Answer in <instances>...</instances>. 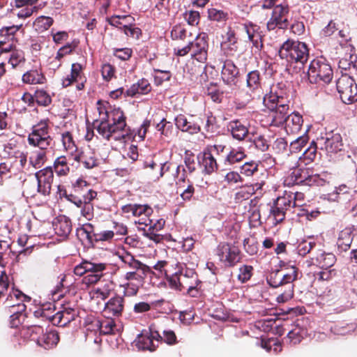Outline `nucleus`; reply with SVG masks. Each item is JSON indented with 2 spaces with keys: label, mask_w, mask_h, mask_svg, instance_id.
Listing matches in <instances>:
<instances>
[{
  "label": "nucleus",
  "mask_w": 357,
  "mask_h": 357,
  "mask_svg": "<svg viewBox=\"0 0 357 357\" xmlns=\"http://www.w3.org/2000/svg\"><path fill=\"white\" fill-rule=\"evenodd\" d=\"M114 289V284L110 280L102 281L97 287H93L89 291V296L91 300L97 301L105 300Z\"/></svg>",
  "instance_id": "obj_20"
},
{
  "label": "nucleus",
  "mask_w": 357,
  "mask_h": 357,
  "mask_svg": "<svg viewBox=\"0 0 357 357\" xmlns=\"http://www.w3.org/2000/svg\"><path fill=\"white\" fill-rule=\"evenodd\" d=\"M221 48L227 54H231L237 50V40L234 31L231 29L223 36Z\"/></svg>",
  "instance_id": "obj_27"
},
{
  "label": "nucleus",
  "mask_w": 357,
  "mask_h": 357,
  "mask_svg": "<svg viewBox=\"0 0 357 357\" xmlns=\"http://www.w3.org/2000/svg\"><path fill=\"white\" fill-rule=\"evenodd\" d=\"M83 67L78 63H73L71 66L70 75H67L62 79L61 84L63 87L70 86L74 82H79L84 79Z\"/></svg>",
  "instance_id": "obj_26"
},
{
  "label": "nucleus",
  "mask_w": 357,
  "mask_h": 357,
  "mask_svg": "<svg viewBox=\"0 0 357 357\" xmlns=\"http://www.w3.org/2000/svg\"><path fill=\"white\" fill-rule=\"evenodd\" d=\"M109 24L123 31L127 36L139 38L141 30L135 26V19L130 15H113L107 19Z\"/></svg>",
  "instance_id": "obj_6"
},
{
  "label": "nucleus",
  "mask_w": 357,
  "mask_h": 357,
  "mask_svg": "<svg viewBox=\"0 0 357 357\" xmlns=\"http://www.w3.org/2000/svg\"><path fill=\"white\" fill-rule=\"evenodd\" d=\"M258 169V163L251 161L244 163L241 167V173L246 176H251Z\"/></svg>",
  "instance_id": "obj_55"
},
{
  "label": "nucleus",
  "mask_w": 357,
  "mask_h": 357,
  "mask_svg": "<svg viewBox=\"0 0 357 357\" xmlns=\"http://www.w3.org/2000/svg\"><path fill=\"white\" fill-rule=\"evenodd\" d=\"M192 56L199 62L204 63L207 58V42L205 36L199 35L194 43H191Z\"/></svg>",
  "instance_id": "obj_19"
},
{
  "label": "nucleus",
  "mask_w": 357,
  "mask_h": 357,
  "mask_svg": "<svg viewBox=\"0 0 357 357\" xmlns=\"http://www.w3.org/2000/svg\"><path fill=\"white\" fill-rule=\"evenodd\" d=\"M155 128L165 138L169 139L173 135V127L165 119H162Z\"/></svg>",
  "instance_id": "obj_49"
},
{
  "label": "nucleus",
  "mask_w": 357,
  "mask_h": 357,
  "mask_svg": "<svg viewBox=\"0 0 357 357\" xmlns=\"http://www.w3.org/2000/svg\"><path fill=\"white\" fill-rule=\"evenodd\" d=\"M30 298L17 289H13L7 298L6 303L9 307L10 325L17 328L20 326L25 319L24 313L26 306L24 302H29Z\"/></svg>",
  "instance_id": "obj_2"
},
{
  "label": "nucleus",
  "mask_w": 357,
  "mask_h": 357,
  "mask_svg": "<svg viewBox=\"0 0 357 357\" xmlns=\"http://www.w3.org/2000/svg\"><path fill=\"white\" fill-rule=\"evenodd\" d=\"M247 86L252 92L255 91L260 87V78L259 73L257 70H253L249 73L247 75Z\"/></svg>",
  "instance_id": "obj_47"
},
{
  "label": "nucleus",
  "mask_w": 357,
  "mask_h": 357,
  "mask_svg": "<svg viewBox=\"0 0 357 357\" xmlns=\"http://www.w3.org/2000/svg\"><path fill=\"white\" fill-rule=\"evenodd\" d=\"M176 127L183 132H188L190 134L197 133L199 131V126L189 121L185 115L179 114L175 118Z\"/></svg>",
  "instance_id": "obj_25"
},
{
  "label": "nucleus",
  "mask_w": 357,
  "mask_h": 357,
  "mask_svg": "<svg viewBox=\"0 0 357 357\" xmlns=\"http://www.w3.org/2000/svg\"><path fill=\"white\" fill-rule=\"evenodd\" d=\"M230 130L234 138L238 140L243 139L248 133L246 126L239 121H234L230 123Z\"/></svg>",
  "instance_id": "obj_41"
},
{
  "label": "nucleus",
  "mask_w": 357,
  "mask_h": 357,
  "mask_svg": "<svg viewBox=\"0 0 357 357\" xmlns=\"http://www.w3.org/2000/svg\"><path fill=\"white\" fill-rule=\"evenodd\" d=\"M208 16L211 20L219 22H225L228 19V13L214 8L208 10Z\"/></svg>",
  "instance_id": "obj_50"
},
{
  "label": "nucleus",
  "mask_w": 357,
  "mask_h": 357,
  "mask_svg": "<svg viewBox=\"0 0 357 357\" xmlns=\"http://www.w3.org/2000/svg\"><path fill=\"white\" fill-rule=\"evenodd\" d=\"M282 99L281 92L279 93L274 88H272L270 93L264 97V104L268 109L273 110L280 104L283 103Z\"/></svg>",
  "instance_id": "obj_34"
},
{
  "label": "nucleus",
  "mask_w": 357,
  "mask_h": 357,
  "mask_svg": "<svg viewBox=\"0 0 357 357\" xmlns=\"http://www.w3.org/2000/svg\"><path fill=\"white\" fill-rule=\"evenodd\" d=\"M185 34V29L181 25H175L171 31V37L174 40L183 39Z\"/></svg>",
  "instance_id": "obj_62"
},
{
  "label": "nucleus",
  "mask_w": 357,
  "mask_h": 357,
  "mask_svg": "<svg viewBox=\"0 0 357 357\" xmlns=\"http://www.w3.org/2000/svg\"><path fill=\"white\" fill-rule=\"evenodd\" d=\"M178 189H183L181 193V197L183 201H190L195 193V188L192 183L189 179L181 178L177 182Z\"/></svg>",
  "instance_id": "obj_37"
},
{
  "label": "nucleus",
  "mask_w": 357,
  "mask_h": 357,
  "mask_svg": "<svg viewBox=\"0 0 357 357\" xmlns=\"http://www.w3.org/2000/svg\"><path fill=\"white\" fill-rule=\"evenodd\" d=\"M123 213L131 214L132 216L138 218L135 222L146 226L151 225L152 220L150 216L153 213V209L148 205L142 204H127L122 207Z\"/></svg>",
  "instance_id": "obj_9"
},
{
  "label": "nucleus",
  "mask_w": 357,
  "mask_h": 357,
  "mask_svg": "<svg viewBox=\"0 0 357 357\" xmlns=\"http://www.w3.org/2000/svg\"><path fill=\"white\" fill-rule=\"evenodd\" d=\"M289 8L287 4L277 5L273 10L272 15L267 22V29L274 30L276 27L285 29L288 26Z\"/></svg>",
  "instance_id": "obj_11"
},
{
  "label": "nucleus",
  "mask_w": 357,
  "mask_h": 357,
  "mask_svg": "<svg viewBox=\"0 0 357 357\" xmlns=\"http://www.w3.org/2000/svg\"><path fill=\"white\" fill-rule=\"evenodd\" d=\"M73 159L82 163L86 169H92L100 164V160L96 157V153L89 148L79 151Z\"/></svg>",
  "instance_id": "obj_18"
},
{
  "label": "nucleus",
  "mask_w": 357,
  "mask_h": 357,
  "mask_svg": "<svg viewBox=\"0 0 357 357\" xmlns=\"http://www.w3.org/2000/svg\"><path fill=\"white\" fill-rule=\"evenodd\" d=\"M337 89L344 103L351 104L357 101V84L350 76L342 75L337 82Z\"/></svg>",
  "instance_id": "obj_5"
},
{
  "label": "nucleus",
  "mask_w": 357,
  "mask_h": 357,
  "mask_svg": "<svg viewBox=\"0 0 357 357\" xmlns=\"http://www.w3.org/2000/svg\"><path fill=\"white\" fill-rule=\"evenodd\" d=\"M279 56L289 62L304 63L307 61L309 53L305 43L300 41L287 40L281 46Z\"/></svg>",
  "instance_id": "obj_4"
},
{
  "label": "nucleus",
  "mask_w": 357,
  "mask_h": 357,
  "mask_svg": "<svg viewBox=\"0 0 357 357\" xmlns=\"http://www.w3.org/2000/svg\"><path fill=\"white\" fill-rule=\"evenodd\" d=\"M45 149H40L33 151L29 157V166H32L35 169L40 168L47 160Z\"/></svg>",
  "instance_id": "obj_40"
},
{
  "label": "nucleus",
  "mask_w": 357,
  "mask_h": 357,
  "mask_svg": "<svg viewBox=\"0 0 357 357\" xmlns=\"http://www.w3.org/2000/svg\"><path fill=\"white\" fill-rule=\"evenodd\" d=\"M307 142V137L306 135L301 136L296 138L290 144V150L291 152L296 153L300 151L301 149L305 145Z\"/></svg>",
  "instance_id": "obj_56"
},
{
  "label": "nucleus",
  "mask_w": 357,
  "mask_h": 357,
  "mask_svg": "<svg viewBox=\"0 0 357 357\" xmlns=\"http://www.w3.org/2000/svg\"><path fill=\"white\" fill-rule=\"evenodd\" d=\"M316 156V147L310 146L302 155L298 154H291L289 156L287 160L285 162V165L290 169H296L300 164L299 162H304L305 165L312 162Z\"/></svg>",
  "instance_id": "obj_15"
},
{
  "label": "nucleus",
  "mask_w": 357,
  "mask_h": 357,
  "mask_svg": "<svg viewBox=\"0 0 357 357\" xmlns=\"http://www.w3.org/2000/svg\"><path fill=\"white\" fill-rule=\"evenodd\" d=\"M160 337L158 331H145L137 336L135 345L139 349L153 351L155 348L154 341L158 342Z\"/></svg>",
  "instance_id": "obj_17"
},
{
  "label": "nucleus",
  "mask_w": 357,
  "mask_h": 357,
  "mask_svg": "<svg viewBox=\"0 0 357 357\" xmlns=\"http://www.w3.org/2000/svg\"><path fill=\"white\" fill-rule=\"evenodd\" d=\"M35 98L36 101L42 105H47L51 102L50 96L43 90L37 91Z\"/></svg>",
  "instance_id": "obj_60"
},
{
  "label": "nucleus",
  "mask_w": 357,
  "mask_h": 357,
  "mask_svg": "<svg viewBox=\"0 0 357 357\" xmlns=\"http://www.w3.org/2000/svg\"><path fill=\"white\" fill-rule=\"evenodd\" d=\"M29 144L38 146L40 149H46L52 142L47 130L46 121H41L33 127L28 137Z\"/></svg>",
  "instance_id": "obj_7"
},
{
  "label": "nucleus",
  "mask_w": 357,
  "mask_h": 357,
  "mask_svg": "<svg viewBox=\"0 0 357 357\" xmlns=\"http://www.w3.org/2000/svg\"><path fill=\"white\" fill-rule=\"evenodd\" d=\"M142 285L143 284L132 281H127L125 284H123L126 294L128 296L135 295L137 293L139 287Z\"/></svg>",
  "instance_id": "obj_59"
},
{
  "label": "nucleus",
  "mask_w": 357,
  "mask_h": 357,
  "mask_svg": "<svg viewBox=\"0 0 357 357\" xmlns=\"http://www.w3.org/2000/svg\"><path fill=\"white\" fill-rule=\"evenodd\" d=\"M217 252L220 261L227 266L234 265L239 259V250L235 245L225 243H220Z\"/></svg>",
  "instance_id": "obj_13"
},
{
  "label": "nucleus",
  "mask_w": 357,
  "mask_h": 357,
  "mask_svg": "<svg viewBox=\"0 0 357 357\" xmlns=\"http://www.w3.org/2000/svg\"><path fill=\"white\" fill-rule=\"evenodd\" d=\"M335 261L333 254L320 252L315 258L312 259V264L320 268H329L334 265Z\"/></svg>",
  "instance_id": "obj_29"
},
{
  "label": "nucleus",
  "mask_w": 357,
  "mask_h": 357,
  "mask_svg": "<svg viewBox=\"0 0 357 357\" xmlns=\"http://www.w3.org/2000/svg\"><path fill=\"white\" fill-rule=\"evenodd\" d=\"M55 307L53 303L43 305L40 309L41 316L50 319L54 324H66L67 321L73 319L74 314H70L67 310L59 311L54 314Z\"/></svg>",
  "instance_id": "obj_12"
},
{
  "label": "nucleus",
  "mask_w": 357,
  "mask_h": 357,
  "mask_svg": "<svg viewBox=\"0 0 357 357\" xmlns=\"http://www.w3.org/2000/svg\"><path fill=\"white\" fill-rule=\"evenodd\" d=\"M52 23L53 20L50 17L40 16L34 21L33 27L36 31L42 33L47 30Z\"/></svg>",
  "instance_id": "obj_45"
},
{
  "label": "nucleus",
  "mask_w": 357,
  "mask_h": 357,
  "mask_svg": "<svg viewBox=\"0 0 357 357\" xmlns=\"http://www.w3.org/2000/svg\"><path fill=\"white\" fill-rule=\"evenodd\" d=\"M261 346L267 351H270L272 349L273 347H274L273 350L275 352H277L278 350H280V344L275 340H262L261 342Z\"/></svg>",
  "instance_id": "obj_61"
},
{
  "label": "nucleus",
  "mask_w": 357,
  "mask_h": 357,
  "mask_svg": "<svg viewBox=\"0 0 357 357\" xmlns=\"http://www.w3.org/2000/svg\"><path fill=\"white\" fill-rule=\"evenodd\" d=\"M280 272V275H282V284H288L287 289L285 292L280 294L277 297V301L278 303H284L289 299H291L293 296V286L291 283L296 280L297 276V271L296 268L292 266L290 268L287 269L286 273Z\"/></svg>",
  "instance_id": "obj_16"
},
{
  "label": "nucleus",
  "mask_w": 357,
  "mask_h": 357,
  "mask_svg": "<svg viewBox=\"0 0 357 357\" xmlns=\"http://www.w3.org/2000/svg\"><path fill=\"white\" fill-rule=\"evenodd\" d=\"M104 270H93L91 272H89L82 279L83 284H85L86 287L94 284L100 281L101 277L102 276V272Z\"/></svg>",
  "instance_id": "obj_48"
},
{
  "label": "nucleus",
  "mask_w": 357,
  "mask_h": 357,
  "mask_svg": "<svg viewBox=\"0 0 357 357\" xmlns=\"http://www.w3.org/2000/svg\"><path fill=\"white\" fill-rule=\"evenodd\" d=\"M352 229L351 228H345L342 229L337 238V245L343 250H347L349 248L352 242Z\"/></svg>",
  "instance_id": "obj_39"
},
{
  "label": "nucleus",
  "mask_w": 357,
  "mask_h": 357,
  "mask_svg": "<svg viewBox=\"0 0 357 357\" xmlns=\"http://www.w3.org/2000/svg\"><path fill=\"white\" fill-rule=\"evenodd\" d=\"M225 181L227 184L233 185L242 182V178L238 172H229L225 174Z\"/></svg>",
  "instance_id": "obj_64"
},
{
  "label": "nucleus",
  "mask_w": 357,
  "mask_h": 357,
  "mask_svg": "<svg viewBox=\"0 0 357 357\" xmlns=\"http://www.w3.org/2000/svg\"><path fill=\"white\" fill-rule=\"evenodd\" d=\"M302 193L293 194L291 192H285V194L278 197L274 204L278 208H281L285 211L291 206H293V199L297 196H301Z\"/></svg>",
  "instance_id": "obj_42"
},
{
  "label": "nucleus",
  "mask_w": 357,
  "mask_h": 357,
  "mask_svg": "<svg viewBox=\"0 0 357 357\" xmlns=\"http://www.w3.org/2000/svg\"><path fill=\"white\" fill-rule=\"evenodd\" d=\"M59 340V337L58 333L55 331H50L44 334L43 337L38 340V343L45 349H48L56 346Z\"/></svg>",
  "instance_id": "obj_38"
},
{
  "label": "nucleus",
  "mask_w": 357,
  "mask_h": 357,
  "mask_svg": "<svg viewBox=\"0 0 357 357\" xmlns=\"http://www.w3.org/2000/svg\"><path fill=\"white\" fill-rule=\"evenodd\" d=\"M238 74V68L231 61L225 62L222 70V79L227 84L235 83Z\"/></svg>",
  "instance_id": "obj_23"
},
{
  "label": "nucleus",
  "mask_w": 357,
  "mask_h": 357,
  "mask_svg": "<svg viewBox=\"0 0 357 357\" xmlns=\"http://www.w3.org/2000/svg\"><path fill=\"white\" fill-rule=\"evenodd\" d=\"M1 55L8 59V63L15 68L24 61V56L22 51L13 50L12 45L1 47Z\"/></svg>",
  "instance_id": "obj_22"
},
{
  "label": "nucleus",
  "mask_w": 357,
  "mask_h": 357,
  "mask_svg": "<svg viewBox=\"0 0 357 357\" xmlns=\"http://www.w3.org/2000/svg\"><path fill=\"white\" fill-rule=\"evenodd\" d=\"M184 18L188 24L192 26L197 25L199 22V13L195 10H188L184 13Z\"/></svg>",
  "instance_id": "obj_57"
},
{
  "label": "nucleus",
  "mask_w": 357,
  "mask_h": 357,
  "mask_svg": "<svg viewBox=\"0 0 357 357\" xmlns=\"http://www.w3.org/2000/svg\"><path fill=\"white\" fill-rule=\"evenodd\" d=\"M150 272L149 266H142V268L127 272L124 275V279L126 281H132L143 284L146 275Z\"/></svg>",
  "instance_id": "obj_32"
},
{
  "label": "nucleus",
  "mask_w": 357,
  "mask_h": 357,
  "mask_svg": "<svg viewBox=\"0 0 357 357\" xmlns=\"http://www.w3.org/2000/svg\"><path fill=\"white\" fill-rule=\"evenodd\" d=\"M245 154L241 148L233 149L227 156V160L229 164H234L243 160Z\"/></svg>",
  "instance_id": "obj_52"
},
{
  "label": "nucleus",
  "mask_w": 357,
  "mask_h": 357,
  "mask_svg": "<svg viewBox=\"0 0 357 357\" xmlns=\"http://www.w3.org/2000/svg\"><path fill=\"white\" fill-rule=\"evenodd\" d=\"M207 94L214 102H220L221 100L222 93L215 84H211L207 89Z\"/></svg>",
  "instance_id": "obj_63"
},
{
  "label": "nucleus",
  "mask_w": 357,
  "mask_h": 357,
  "mask_svg": "<svg viewBox=\"0 0 357 357\" xmlns=\"http://www.w3.org/2000/svg\"><path fill=\"white\" fill-rule=\"evenodd\" d=\"M38 181V192L43 195L50 192L54 179L53 171L51 167H45L36 173Z\"/></svg>",
  "instance_id": "obj_14"
},
{
  "label": "nucleus",
  "mask_w": 357,
  "mask_h": 357,
  "mask_svg": "<svg viewBox=\"0 0 357 357\" xmlns=\"http://www.w3.org/2000/svg\"><path fill=\"white\" fill-rule=\"evenodd\" d=\"M245 31L248 35V38L253 45L257 48L261 46V34L259 31V27L257 24L251 22L243 24Z\"/></svg>",
  "instance_id": "obj_28"
},
{
  "label": "nucleus",
  "mask_w": 357,
  "mask_h": 357,
  "mask_svg": "<svg viewBox=\"0 0 357 357\" xmlns=\"http://www.w3.org/2000/svg\"><path fill=\"white\" fill-rule=\"evenodd\" d=\"M307 77L311 83H329L333 77L331 65L324 58L312 60L308 68Z\"/></svg>",
  "instance_id": "obj_3"
},
{
  "label": "nucleus",
  "mask_w": 357,
  "mask_h": 357,
  "mask_svg": "<svg viewBox=\"0 0 357 357\" xmlns=\"http://www.w3.org/2000/svg\"><path fill=\"white\" fill-rule=\"evenodd\" d=\"M55 233L60 236L66 237L71 231L70 220L66 216H59L53 223Z\"/></svg>",
  "instance_id": "obj_31"
},
{
  "label": "nucleus",
  "mask_w": 357,
  "mask_h": 357,
  "mask_svg": "<svg viewBox=\"0 0 357 357\" xmlns=\"http://www.w3.org/2000/svg\"><path fill=\"white\" fill-rule=\"evenodd\" d=\"M202 165L205 167L207 173H211L217 168L216 160L211 153L206 152L204 153Z\"/></svg>",
  "instance_id": "obj_51"
},
{
  "label": "nucleus",
  "mask_w": 357,
  "mask_h": 357,
  "mask_svg": "<svg viewBox=\"0 0 357 357\" xmlns=\"http://www.w3.org/2000/svg\"><path fill=\"white\" fill-rule=\"evenodd\" d=\"M122 261L126 266L132 269V271L142 268V266H147L146 264L135 259L134 257L130 255L123 256L122 257Z\"/></svg>",
  "instance_id": "obj_54"
},
{
  "label": "nucleus",
  "mask_w": 357,
  "mask_h": 357,
  "mask_svg": "<svg viewBox=\"0 0 357 357\" xmlns=\"http://www.w3.org/2000/svg\"><path fill=\"white\" fill-rule=\"evenodd\" d=\"M289 107L284 103L280 104L273 110H271L270 116L272 119L271 125L275 126H280L286 122L287 114Z\"/></svg>",
  "instance_id": "obj_24"
},
{
  "label": "nucleus",
  "mask_w": 357,
  "mask_h": 357,
  "mask_svg": "<svg viewBox=\"0 0 357 357\" xmlns=\"http://www.w3.org/2000/svg\"><path fill=\"white\" fill-rule=\"evenodd\" d=\"M252 267L251 266H243L239 268L238 278L242 282L248 281L252 276Z\"/></svg>",
  "instance_id": "obj_58"
},
{
  "label": "nucleus",
  "mask_w": 357,
  "mask_h": 357,
  "mask_svg": "<svg viewBox=\"0 0 357 357\" xmlns=\"http://www.w3.org/2000/svg\"><path fill=\"white\" fill-rule=\"evenodd\" d=\"M316 146L325 150L328 153H336L343 149L342 136L339 133H326L317 138Z\"/></svg>",
  "instance_id": "obj_10"
},
{
  "label": "nucleus",
  "mask_w": 357,
  "mask_h": 357,
  "mask_svg": "<svg viewBox=\"0 0 357 357\" xmlns=\"http://www.w3.org/2000/svg\"><path fill=\"white\" fill-rule=\"evenodd\" d=\"M22 80L24 83L30 84H43L45 81V77L36 70H29L22 76Z\"/></svg>",
  "instance_id": "obj_43"
},
{
  "label": "nucleus",
  "mask_w": 357,
  "mask_h": 357,
  "mask_svg": "<svg viewBox=\"0 0 357 357\" xmlns=\"http://www.w3.org/2000/svg\"><path fill=\"white\" fill-rule=\"evenodd\" d=\"M107 119L102 118L97 126L98 133L107 139H126L135 142H143L151 126V121L145 119L137 130L128 132L126 130V120L123 112L115 108L106 112Z\"/></svg>",
  "instance_id": "obj_1"
},
{
  "label": "nucleus",
  "mask_w": 357,
  "mask_h": 357,
  "mask_svg": "<svg viewBox=\"0 0 357 357\" xmlns=\"http://www.w3.org/2000/svg\"><path fill=\"white\" fill-rule=\"evenodd\" d=\"M291 173V183H304L308 185H324L326 182L328 175L326 173L322 174L308 175L305 169H293Z\"/></svg>",
  "instance_id": "obj_8"
},
{
  "label": "nucleus",
  "mask_w": 357,
  "mask_h": 357,
  "mask_svg": "<svg viewBox=\"0 0 357 357\" xmlns=\"http://www.w3.org/2000/svg\"><path fill=\"white\" fill-rule=\"evenodd\" d=\"M54 168L57 175H66L70 171L66 158L65 156L58 157L54 162Z\"/></svg>",
  "instance_id": "obj_46"
},
{
  "label": "nucleus",
  "mask_w": 357,
  "mask_h": 357,
  "mask_svg": "<svg viewBox=\"0 0 357 357\" xmlns=\"http://www.w3.org/2000/svg\"><path fill=\"white\" fill-rule=\"evenodd\" d=\"M151 89L149 82L145 79H142L137 83L133 84L127 91L128 96L133 97L137 94H146Z\"/></svg>",
  "instance_id": "obj_33"
},
{
  "label": "nucleus",
  "mask_w": 357,
  "mask_h": 357,
  "mask_svg": "<svg viewBox=\"0 0 357 357\" xmlns=\"http://www.w3.org/2000/svg\"><path fill=\"white\" fill-rule=\"evenodd\" d=\"M303 118L298 113H292L287 116L285 122V130L287 134H296L301 128Z\"/></svg>",
  "instance_id": "obj_30"
},
{
  "label": "nucleus",
  "mask_w": 357,
  "mask_h": 357,
  "mask_svg": "<svg viewBox=\"0 0 357 357\" xmlns=\"http://www.w3.org/2000/svg\"><path fill=\"white\" fill-rule=\"evenodd\" d=\"M144 167L149 168L152 170L155 169L159 170L158 173H155L153 175V177L155 180L160 179L163 176L164 172L168 171L169 169V166L167 165V162L157 164L153 160L145 162Z\"/></svg>",
  "instance_id": "obj_44"
},
{
  "label": "nucleus",
  "mask_w": 357,
  "mask_h": 357,
  "mask_svg": "<svg viewBox=\"0 0 357 357\" xmlns=\"http://www.w3.org/2000/svg\"><path fill=\"white\" fill-rule=\"evenodd\" d=\"M105 270V264H94L89 261H83L82 263L77 265L74 268V273L75 275L82 276L86 275L89 272H91L93 270Z\"/></svg>",
  "instance_id": "obj_35"
},
{
  "label": "nucleus",
  "mask_w": 357,
  "mask_h": 357,
  "mask_svg": "<svg viewBox=\"0 0 357 357\" xmlns=\"http://www.w3.org/2000/svg\"><path fill=\"white\" fill-rule=\"evenodd\" d=\"M61 142L64 150L73 158L79 151L73 139L72 135L69 132H64L61 134Z\"/></svg>",
  "instance_id": "obj_36"
},
{
  "label": "nucleus",
  "mask_w": 357,
  "mask_h": 357,
  "mask_svg": "<svg viewBox=\"0 0 357 357\" xmlns=\"http://www.w3.org/2000/svg\"><path fill=\"white\" fill-rule=\"evenodd\" d=\"M285 217V211L282 208H278L274 204L270 213V218H272L275 225L281 222Z\"/></svg>",
  "instance_id": "obj_53"
},
{
  "label": "nucleus",
  "mask_w": 357,
  "mask_h": 357,
  "mask_svg": "<svg viewBox=\"0 0 357 357\" xmlns=\"http://www.w3.org/2000/svg\"><path fill=\"white\" fill-rule=\"evenodd\" d=\"M123 309V298L120 296L113 297L105 303L102 313L105 317L112 319L113 317L119 316Z\"/></svg>",
  "instance_id": "obj_21"
}]
</instances>
